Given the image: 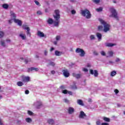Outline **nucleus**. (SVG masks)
I'll return each instance as SVG.
<instances>
[{
  "instance_id": "nucleus-3",
  "label": "nucleus",
  "mask_w": 125,
  "mask_h": 125,
  "mask_svg": "<svg viewBox=\"0 0 125 125\" xmlns=\"http://www.w3.org/2000/svg\"><path fill=\"white\" fill-rule=\"evenodd\" d=\"M109 11L111 13L110 15H109V17L110 18H115L116 20H119V18L118 16V13H117V11L115 8H110L109 9Z\"/></svg>"
},
{
  "instance_id": "nucleus-4",
  "label": "nucleus",
  "mask_w": 125,
  "mask_h": 125,
  "mask_svg": "<svg viewBox=\"0 0 125 125\" xmlns=\"http://www.w3.org/2000/svg\"><path fill=\"white\" fill-rule=\"evenodd\" d=\"M81 14L82 16L86 17L87 19L91 18V14H90V12L87 10H82Z\"/></svg>"
},
{
  "instance_id": "nucleus-50",
  "label": "nucleus",
  "mask_w": 125,
  "mask_h": 125,
  "mask_svg": "<svg viewBox=\"0 0 125 125\" xmlns=\"http://www.w3.org/2000/svg\"><path fill=\"white\" fill-rule=\"evenodd\" d=\"M0 125H4L3 124V122H2V120L0 119Z\"/></svg>"
},
{
  "instance_id": "nucleus-45",
  "label": "nucleus",
  "mask_w": 125,
  "mask_h": 125,
  "mask_svg": "<svg viewBox=\"0 0 125 125\" xmlns=\"http://www.w3.org/2000/svg\"><path fill=\"white\" fill-rule=\"evenodd\" d=\"M37 13L38 15H42V13L41 11H37Z\"/></svg>"
},
{
  "instance_id": "nucleus-44",
  "label": "nucleus",
  "mask_w": 125,
  "mask_h": 125,
  "mask_svg": "<svg viewBox=\"0 0 125 125\" xmlns=\"http://www.w3.org/2000/svg\"><path fill=\"white\" fill-rule=\"evenodd\" d=\"M63 101H64V102H65V103H69V102L68 100L67 99H64Z\"/></svg>"
},
{
  "instance_id": "nucleus-28",
  "label": "nucleus",
  "mask_w": 125,
  "mask_h": 125,
  "mask_svg": "<svg viewBox=\"0 0 125 125\" xmlns=\"http://www.w3.org/2000/svg\"><path fill=\"white\" fill-rule=\"evenodd\" d=\"M77 103L79 105H81V106H83V103L82 101V100H77Z\"/></svg>"
},
{
  "instance_id": "nucleus-12",
  "label": "nucleus",
  "mask_w": 125,
  "mask_h": 125,
  "mask_svg": "<svg viewBox=\"0 0 125 125\" xmlns=\"http://www.w3.org/2000/svg\"><path fill=\"white\" fill-rule=\"evenodd\" d=\"M0 45L2 47H7V44H6L5 41H4L3 40H1L0 41Z\"/></svg>"
},
{
  "instance_id": "nucleus-56",
  "label": "nucleus",
  "mask_w": 125,
  "mask_h": 125,
  "mask_svg": "<svg viewBox=\"0 0 125 125\" xmlns=\"http://www.w3.org/2000/svg\"><path fill=\"white\" fill-rule=\"evenodd\" d=\"M51 74L52 75H54L55 74V71H54V70L51 71Z\"/></svg>"
},
{
  "instance_id": "nucleus-62",
  "label": "nucleus",
  "mask_w": 125,
  "mask_h": 125,
  "mask_svg": "<svg viewBox=\"0 0 125 125\" xmlns=\"http://www.w3.org/2000/svg\"><path fill=\"white\" fill-rule=\"evenodd\" d=\"M2 98V96L0 94V99H1Z\"/></svg>"
},
{
  "instance_id": "nucleus-53",
  "label": "nucleus",
  "mask_w": 125,
  "mask_h": 125,
  "mask_svg": "<svg viewBox=\"0 0 125 125\" xmlns=\"http://www.w3.org/2000/svg\"><path fill=\"white\" fill-rule=\"evenodd\" d=\"M29 92H29V90H26V91H25V94H29Z\"/></svg>"
},
{
  "instance_id": "nucleus-54",
  "label": "nucleus",
  "mask_w": 125,
  "mask_h": 125,
  "mask_svg": "<svg viewBox=\"0 0 125 125\" xmlns=\"http://www.w3.org/2000/svg\"><path fill=\"white\" fill-rule=\"evenodd\" d=\"M30 61V60H28V59H27V60H25V63H29V62Z\"/></svg>"
},
{
  "instance_id": "nucleus-15",
  "label": "nucleus",
  "mask_w": 125,
  "mask_h": 125,
  "mask_svg": "<svg viewBox=\"0 0 125 125\" xmlns=\"http://www.w3.org/2000/svg\"><path fill=\"white\" fill-rule=\"evenodd\" d=\"M74 112H75V109L73 107H69L68 109V114H70V115H72V114H74Z\"/></svg>"
},
{
  "instance_id": "nucleus-43",
  "label": "nucleus",
  "mask_w": 125,
  "mask_h": 125,
  "mask_svg": "<svg viewBox=\"0 0 125 125\" xmlns=\"http://www.w3.org/2000/svg\"><path fill=\"white\" fill-rule=\"evenodd\" d=\"M83 71L85 72H88V69H87V68H83Z\"/></svg>"
},
{
  "instance_id": "nucleus-35",
  "label": "nucleus",
  "mask_w": 125,
  "mask_h": 125,
  "mask_svg": "<svg viewBox=\"0 0 125 125\" xmlns=\"http://www.w3.org/2000/svg\"><path fill=\"white\" fill-rule=\"evenodd\" d=\"M100 53L102 56H106V53L104 51H101Z\"/></svg>"
},
{
  "instance_id": "nucleus-40",
  "label": "nucleus",
  "mask_w": 125,
  "mask_h": 125,
  "mask_svg": "<svg viewBox=\"0 0 125 125\" xmlns=\"http://www.w3.org/2000/svg\"><path fill=\"white\" fill-rule=\"evenodd\" d=\"M13 21H14V20L13 19H11L8 21L9 24H12L13 22Z\"/></svg>"
},
{
  "instance_id": "nucleus-6",
  "label": "nucleus",
  "mask_w": 125,
  "mask_h": 125,
  "mask_svg": "<svg viewBox=\"0 0 125 125\" xmlns=\"http://www.w3.org/2000/svg\"><path fill=\"white\" fill-rule=\"evenodd\" d=\"M33 105L37 109H40L42 106V103L41 101H36L34 103Z\"/></svg>"
},
{
  "instance_id": "nucleus-41",
  "label": "nucleus",
  "mask_w": 125,
  "mask_h": 125,
  "mask_svg": "<svg viewBox=\"0 0 125 125\" xmlns=\"http://www.w3.org/2000/svg\"><path fill=\"white\" fill-rule=\"evenodd\" d=\"M93 2H95V3H99L100 2V0H93Z\"/></svg>"
},
{
  "instance_id": "nucleus-46",
  "label": "nucleus",
  "mask_w": 125,
  "mask_h": 125,
  "mask_svg": "<svg viewBox=\"0 0 125 125\" xmlns=\"http://www.w3.org/2000/svg\"><path fill=\"white\" fill-rule=\"evenodd\" d=\"M11 42L10 40H7L5 41L6 44H7V43H10Z\"/></svg>"
},
{
  "instance_id": "nucleus-48",
  "label": "nucleus",
  "mask_w": 125,
  "mask_h": 125,
  "mask_svg": "<svg viewBox=\"0 0 125 125\" xmlns=\"http://www.w3.org/2000/svg\"><path fill=\"white\" fill-rule=\"evenodd\" d=\"M34 2L36 3L37 5H40V2L37 0H35Z\"/></svg>"
},
{
  "instance_id": "nucleus-49",
  "label": "nucleus",
  "mask_w": 125,
  "mask_h": 125,
  "mask_svg": "<svg viewBox=\"0 0 125 125\" xmlns=\"http://www.w3.org/2000/svg\"><path fill=\"white\" fill-rule=\"evenodd\" d=\"M71 14H75V13H76V10H71Z\"/></svg>"
},
{
  "instance_id": "nucleus-34",
  "label": "nucleus",
  "mask_w": 125,
  "mask_h": 125,
  "mask_svg": "<svg viewBox=\"0 0 125 125\" xmlns=\"http://www.w3.org/2000/svg\"><path fill=\"white\" fill-rule=\"evenodd\" d=\"M103 10V8H102V7H100L96 9V11H97L98 12H101V11H102Z\"/></svg>"
},
{
  "instance_id": "nucleus-55",
  "label": "nucleus",
  "mask_w": 125,
  "mask_h": 125,
  "mask_svg": "<svg viewBox=\"0 0 125 125\" xmlns=\"http://www.w3.org/2000/svg\"><path fill=\"white\" fill-rule=\"evenodd\" d=\"M94 55H98V53L96 51L94 52Z\"/></svg>"
},
{
  "instance_id": "nucleus-33",
  "label": "nucleus",
  "mask_w": 125,
  "mask_h": 125,
  "mask_svg": "<svg viewBox=\"0 0 125 125\" xmlns=\"http://www.w3.org/2000/svg\"><path fill=\"white\" fill-rule=\"evenodd\" d=\"M104 121L105 122H110V119L108 118L107 117H103V118Z\"/></svg>"
},
{
  "instance_id": "nucleus-36",
  "label": "nucleus",
  "mask_w": 125,
  "mask_h": 125,
  "mask_svg": "<svg viewBox=\"0 0 125 125\" xmlns=\"http://www.w3.org/2000/svg\"><path fill=\"white\" fill-rule=\"evenodd\" d=\"M96 125H102V123H101V121L100 120H98L96 122Z\"/></svg>"
},
{
  "instance_id": "nucleus-27",
  "label": "nucleus",
  "mask_w": 125,
  "mask_h": 125,
  "mask_svg": "<svg viewBox=\"0 0 125 125\" xmlns=\"http://www.w3.org/2000/svg\"><path fill=\"white\" fill-rule=\"evenodd\" d=\"M48 124H49V125H54V120H52V119H49L48 120Z\"/></svg>"
},
{
  "instance_id": "nucleus-14",
  "label": "nucleus",
  "mask_w": 125,
  "mask_h": 125,
  "mask_svg": "<svg viewBox=\"0 0 125 125\" xmlns=\"http://www.w3.org/2000/svg\"><path fill=\"white\" fill-rule=\"evenodd\" d=\"M19 37L21 38V40L23 41H25V40L26 39V34L23 33V32H21L20 34Z\"/></svg>"
},
{
  "instance_id": "nucleus-60",
  "label": "nucleus",
  "mask_w": 125,
  "mask_h": 125,
  "mask_svg": "<svg viewBox=\"0 0 125 125\" xmlns=\"http://www.w3.org/2000/svg\"><path fill=\"white\" fill-rule=\"evenodd\" d=\"M53 50H54V48L53 47L51 48L50 51H53Z\"/></svg>"
},
{
  "instance_id": "nucleus-8",
  "label": "nucleus",
  "mask_w": 125,
  "mask_h": 125,
  "mask_svg": "<svg viewBox=\"0 0 125 125\" xmlns=\"http://www.w3.org/2000/svg\"><path fill=\"white\" fill-rule=\"evenodd\" d=\"M23 29L24 30H27L26 34L27 36H29V37H31V33H30V27H29L27 25H23L22 26Z\"/></svg>"
},
{
  "instance_id": "nucleus-21",
  "label": "nucleus",
  "mask_w": 125,
  "mask_h": 125,
  "mask_svg": "<svg viewBox=\"0 0 125 125\" xmlns=\"http://www.w3.org/2000/svg\"><path fill=\"white\" fill-rule=\"evenodd\" d=\"M72 76L76 79H80V78H81V74H79L73 73Z\"/></svg>"
},
{
  "instance_id": "nucleus-57",
  "label": "nucleus",
  "mask_w": 125,
  "mask_h": 125,
  "mask_svg": "<svg viewBox=\"0 0 125 125\" xmlns=\"http://www.w3.org/2000/svg\"><path fill=\"white\" fill-rule=\"evenodd\" d=\"M44 53V55L46 56V55H47L48 52L46 50H45Z\"/></svg>"
},
{
  "instance_id": "nucleus-61",
  "label": "nucleus",
  "mask_w": 125,
  "mask_h": 125,
  "mask_svg": "<svg viewBox=\"0 0 125 125\" xmlns=\"http://www.w3.org/2000/svg\"><path fill=\"white\" fill-rule=\"evenodd\" d=\"M45 12H48V10L47 9H46L45 10Z\"/></svg>"
},
{
  "instance_id": "nucleus-22",
  "label": "nucleus",
  "mask_w": 125,
  "mask_h": 125,
  "mask_svg": "<svg viewBox=\"0 0 125 125\" xmlns=\"http://www.w3.org/2000/svg\"><path fill=\"white\" fill-rule=\"evenodd\" d=\"M113 54H114V52H113V51H109L107 52V57H112Z\"/></svg>"
},
{
  "instance_id": "nucleus-23",
  "label": "nucleus",
  "mask_w": 125,
  "mask_h": 125,
  "mask_svg": "<svg viewBox=\"0 0 125 125\" xmlns=\"http://www.w3.org/2000/svg\"><path fill=\"white\" fill-rule=\"evenodd\" d=\"M60 39H61V37L60 36H57L56 37V40L57 41H54V44H57V42H58L59 41H60Z\"/></svg>"
},
{
  "instance_id": "nucleus-1",
  "label": "nucleus",
  "mask_w": 125,
  "mask_h": 125,
  "mask_svg": "<svg viewBox=\"0 0 125 125\" xmlns=\"http://www.w3.org/2000/svg\"><path fill=\"white\" fill-rule=\"evenodd\" d=\"M99 21L100 22L102 25H103V31L104 33H107V32H109V31H110V29H111V26L110 25V24L107 23L105 21L103 20V19H99Z\"/></svg>"
},
{
  "instance_id": "nucleus-59",
  "label": "nucleus",
  "mask_w": 125,
  "mask_h": 125,
  "mask_svg": "<svg viewBox=\"0 0 125 125\" xmlns=\"http://www.w3.org/2000/svg\"><path fill=\"white\" fill-rule=\"evenodd\" d=\"M120 59H119V58L116 59V62H120Z\"/></svg>"
},
{
  "instance_id": "nucleus-51",
  "label": "nucleus",
  "mask_w": 125,
  "mask_h": 125,
  "mask_svg": "<svg viewBox=\"0 0 125 125\" xmlns=\"http://www.w3.org/2000/svg\"><path fill=\"white\" fill-rule=\"evenodd\" d=\"M114 92L116 93V94H118V93H119V90L118 89L114 90Z\"/></svg>"
},
{
  "instance_id": "nucleus-17",
  "label": "nucleus",
  "mask_w": 125,
  "mask_h": 125,
  "mask_svg": "<svg viewBox=\"0 0 125 125\" xmlns=\"http://www.w3.org/2000/svg\"><path fill=\"white\" fill-rule=\"evenodd\" d=\"M62 93H63L64 94H69V95H72L73 94V93L71 91H69L67 90H63L62 91Z\"/></svg>"
},
{
  "instance_id": "nucleus-19",
  "label": "nucleus",
  "mask_w": 125,
  "mask_h": 125,
  "mask_svg": "<svg viewBox=\"0 0 125 125\" xmlns=\"http://www.w3.org/2000/svg\"><path fill=\"white\" fill-rule=\"evenodd\" d=\"M37 35L38 37H40V38H43L44 37V34L43 33V32L41 31H38L37 33Z\"/></svg>"
},
{
  "instance_id": "nucleus-63",
  "label": "nucleus",
  "mask_w": 125,
  "mask_h": 125,
  "mask_svg": "<svg viewBox=\"0 0 125 125\" xmlns=\"http://www.w3.org/2000/svg\"><path fill=\"white\" fill-rule=\"evenodd\" d=\"M113 2H114V3H116L115 0H113Z\"/></svg>"
},
{
  "instance_id": "nucleus-5",
  "label": "nucleus",
  "mask_w": 125,
  "mask_h": 125,
  "mask_svg": "<svg viewBox=\"0 0 125 125\" xmlns=\"http://www.w3.org/2000/svg\"><path fill=\"white\" fill-rule=\"evenodd\" d=\"M75 52L79 54L80 57H84L85 56V52L82 48H77L75 50Z\"/></svg>"
},
{
  "instance_id": "nucleus-58",
  "label": "nucleus",
  "mask_w": 125,
  "mask_h": 125,
  "mask_svg": "<svg viewBox=\"0 0 125 125\" xmlns=\"http://www.w3.org/2000/svg\"><path fill=\"white\" fill-rule=\"evenodd\" d=\"M87 67H88V68H90V67H91V65H90V64L88 63L87 64Z\"/></svg>"
},
{
  "instance_id": "nucleus-42",
  "label": "nucleus",
  "mask_w": 125,
  "mask_h": 125,
  "mask_svg": "<svg viewBox=\"0 0 125 125\" xmlns=\"http://www.w3.org/2000/svg\"><path fill=\"white\" fill-rule=\"evenodd\" d=\"M4 35V34H3V32H2V31H0V38H2Z\"/></svg>"
},
{
  "instance_id": "nucleus-29",
  "label": "nucleus",
  "mask_w": 125,
  "mask_h": 125,
  "mask_svg": "<svg viewBox=\"0 0 125 125\" xmlns=\"http://www.w3.org/2000/svg\"><path fill=\"white\" fill-rule=\"evenodd\" d=\"M25 121L26 122V123H28L29 124H31V123H32V120L30 118H26L25 119Z\"/></svg>"
},
{
  "instance_id": "nucleus-24",
  "label": "nucleus",
  "mask_w": 125,
  "mask_h": 125,
  "mask_svg": "<svg viewBox=\"0 0 125 125\" xmlns=\"http://www.w3.org/2000/svg\"><path fill=\"white\" fill-rule=\"evenodd\" d=\"M55 54L56 56H61L62 52L58 51H55Z\"/></svg>"
},
{
  "instance_id": "nucleus-11",
  "label": "nucleus",
  "mask_w": 125,
  "mask_h": 125,
  "mask_svg": "<svg viewBox=\"0 0 125 125\" xmlns=\"http://www.w3.org/2000/svg\"><path fill=\"white\" fill-rule=\"evenodd\" d=\"M79 117L80 119H84V118L86 117V115L84 113V112L81 111L80 112Z\"/></svg>"
},
{
  "instance_id": "nucleus-26",
  "label": "nucleus",
  "mask_w": 125,
  "mask_h": 125,
  "mask_svg": "<svg viewBox=\"0 0 125 125\" xmlns=\"http://www.w3.org/2000/svg\"><path fill=\"white\" fill-rule=\"evenodd\" d=\"M115 75H117V72L116 71L113 70L110 72L111 77H115Z\"/></svg>"
},
{
  "instance_id": "nucleus-18",
  "label": "nucleus",
  "mask_w": 125,
  "mask_h": 125,
  "mask_svg": "<svg viewBox=\"0 0 125 125\" xmlns=\"http://www.w3.org/2000/svg\"><path fill=\"white\" fill-rule=\"evenodd\" d=\"M10 16L11 18L12 19H13V20H14V19H16L15 18H16V14H15V13H14V12L12 11L10 12Z\"/></svg>"
},
{
  "instance_id": "nucleus-52",
  "label": "nucleus",
  "mask_w": 125,
  "mask_h": 125,
  "mask_svg": "<svg viewBox=\"0 0 125 125\" xmlns=\"http://www.w3.org/2000/svg\"><path fill=\"white\" fill-rule=\"evenodd\" d=\"M102 125H109V123H102Z\"/></svg>"
},
{
  "instance_id": "nucleus-20",
  "label": "nucleus",
  "mask_w": 125,
  "mask_h": 125,
  "mask_svg": "<svg viewBox=\"0 0 125 125\" xmlns=\"http://www.w3.org/2000/svg\"><path fill=\"white\" fill-rule=\"evenodd\" d=\"M116 45L115 43H105V46H107L108 47H112V46H114Z\"/></svg>"
},
{
  "instance_id": "nucleus-13",
  "label": "nucleus",
  "mask_w": 125,
  "mask_h": 125,
  "mask_svg": "<svg viewBox=\"0 0 125 125\" xmlns=\"http://www.w3.org/2000/svg\"><path fill=\"white\" fill-rule=\"evenodd\" d=\"M14 22H15L19 26H22V21H21V20L17 19H14Z\"/></svg>"
},
{
  "instance_id": "nucleus-64",
  "label": "nucleus",
  "mask_w": 125,
  "mask_h": 125,
  "mask_svg": "<svg viewBox=\"0 0 125 125\" xmlns=\"http://www.w3.org/2000/svg\"><path fill=\"white\" fill-rule=\"evenodd\" d=\"M109 63H113V62L110 61V62H109Z\"/></svg>"
},
{
  "instance_id": "nucleus-9",
  "label": "nucleus",
  "mask_w": 125,
  "mask_h": 125,
  "mask_svg": "<svg viewBox=\"0 0 125 125\" xmlns=\"http://www.w3.org/2000/svg\"><path fill=\"white\" fill-rule=\"evenodd\" d=\"M89 72L91 75H93L96 78H97V77H98V71L96 70H93L92 69H90Z\"/></svg>"
},
{
  "instance_id": "nucleus-16",
  "label": "nucleus",
  "mask_w": 125,
  "mask_h": 125,
  "mask_svg": "<svg viewBox=\"0 0 125 125\" xmlns=\"http://www.w3.org/2000/svg\"><path fill=\"white\" fill-rule=\"evenodd\" d=\"M97 38H98V41H100L102 40V34L99 32H97L96 34Z\"/></svg>"
},
{
  "instance_id": "nucleus-7",
  "label": "nucleus",
  "mask_w": 125,
  "mask_h": 125,
  "mask_svg": "<svg viewBox=\"0 0 125 125\" xmlns=\"http://www.w3.org/2000/svg\"><path fill=\"white\" fill-rule=\"evenodd\" d=\"M21 81L24 83H28L29 82H31V78L29 76H21Z\"/></svg>"
},
{
  "instance_id": "nucleus-30",
  "label": "nucleus",
  "mask_w": 125,
  "mask_h": 125,
  "mask_svg": "<svg viewBox=\"0 0 125 125\" xmlns=\"http://www.w3.org/2000/svg\"><path fill=\"white\" fill-rule=\"evenodd\" d=\"M9 6V5H8V4H6V3L3 4L2 5V7L4 9H7V8H8Z\"/></svg>"
},
{
  "instance_id": "nucleus-32",
  "label": "nucleus",
  "mask_w": 125,
  "mask_h": 125,
  "mask_svg": "<svg viewBox=\"0 0 125 125\" xmlns=\"http://www.w3.org/2000/svg\"><path fill=\"white\" fill-rule=\"evenodd\" d=\"M47 23H48L50 24H52V23H53V20H52V19H49L47 20Z\"/></svg>"
},
{
  "instance_id": "nucleus-31",
  "label": "nucleus",
  "mask_w": 125,
  "mask_h": 125,
  "mask_svg": "<svg viewBox=\"0 0 125 125\" xmlns=\"http://www.w3.org/2000/svg\"><path fill=\"white\" fill-rule=\"evenodd\" d=\"M17 85H18V86H22V85H23L24 83H23V82L19 81L17 83Z\"/></svg>"
},
{
  "instance_id": "nucleus-2",
  "label": "nucleus",
  "mask_w": 125,
  "mask_h": 125,
  "mask_svg": "<svg viewBox=\"0 0 125 125\" xmlns=\"http://www.w3.org/2000/svg\"><path fill=\"white\" fill-rule=\"evenodd\" d=\"M60 12V11H59V10H56L55 11V14L54 15V17L57 21L54 22V26H58V25L59 24V22H60V21H59V19H60V14H59Z\"/></svg>"
},
{
  "instance_id": "nucleus-39",
  "label": "nucleus",
  "mask_w": 125,
  "mask_h": 125,
  "mask_svg": "<svg viewBox=\"0 0 125 125\" xmlns=\"http://www.w3.org/2000/svg\"><path fill=\"white\" fill-rule=\"evenodd\" d=\"M98 30L99 31H102L103 30V26L102 25H99L98 26Z\"/></svg>"
},
{
  "instance_id": "nucleus-47",
  "label": "nucleus",
  "mask_w": 125,
  "mask_h": 125,
  "mask_svg": "<svg viewBox=\"0 0 125 125\" xmlns=\"http://www.w3.org/2000/svg\"><path fill=\"white\" fill-rule=\"evenodd\" d=\"M50 65L53 66H55V63H54V62H51Z\"/></svg>"
},
{
  "instance_id": "nucleus-37",
  "label": "nucleus",
  "mask_w": 125,
  "mask_h": 125,
  "mask_svg": "<svg viewBox=\"0 0 125 125\" xmlns=\"http://www.w3.org/2000/svg\"><path fill=\"white\" fill-rule=\"evenodd\" d=\"M27 113L29 115V116H32V115H34V113L30 110H28Z\"/></svg>"
},
{
  "instance_id": "nucleus-10",
  "label": "nucleus",
  "mask_w": 125,
  "mask_h": 125,
  "mask_svg": "<svg viewBox=\"0 0 125 125\" xmlns=\"http://www.w3.org/2000/svg\"><path fill=\"white\" fill-rule=\"evenodd\" d=\"M62 75L65 77L68 78L70 76V73L69 71L67 69H64L62 70Z\"/></svg>"
},
{
  "instance_id": "nucleus-25",
  "label": "nucleus",
  "mask_w": 125,
  "mask_h": 125,
  "mask_svg": "<svg viewBox=\"0 0 125 125\" xmlns=\"http://www.w3.org/2000/svg\"><path fill=\"white\" fill-rule=\"evenodd\" d=\"M36 71V72H38L39 71V68H35V67H31L28 69V71L30 72V71Z\"/></svg>"
},
{
  "instance_id": "nucleus-38",
  "label": "nucleus",
  "mask_w": 125,
  "mask_h": 125,
  "mask_svg": "<svg viewBox=\"0 0 125 125\" xmlns=\"http://www.w3.org/2000/svg\"><path fill=\"white\" fill-rule=\"evenodd\" d=\"M90 40H95V36L93 35H91L90 36Z\"/></svg>"
}]
</instances>
